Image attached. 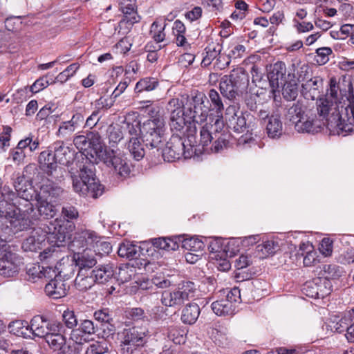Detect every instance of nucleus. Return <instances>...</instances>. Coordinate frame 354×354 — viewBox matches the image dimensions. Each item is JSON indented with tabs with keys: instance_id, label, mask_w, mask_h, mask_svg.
I'll return each mask as SVG.
<instances>
[{
	"instance_id": "nucleus-29",
	"label": "nucleus",
	"mask_w": 354,
	"mask_h": 354,
	"mask_svg": "<svg viewBox=\"0 0 354 354\" xmlns=\"http://www.w3.org/2000/svg\"><path fill=\"white\" fill-rule=\"evenodd\" d=\"M46 342L54 351H61L62 354L68 353V348L73 347L75 345H66V339L62 333L48 334L45 337Z\"/></svg>"
},
{
	"instance_id": "nucleus-51",
	"label": "nucleus",
	"mask_w": 354,
	"mask_h": 354,
	"mask_svg": "<svg viewBox=\"0 0 354 354\" xmlns=\"http://www.w3.org/2000/svg\"><path fill=\"white\" fill-rule=\"evenodd\" d=\"M245 51L246 48L242 44L232 45L231 50H230L227 55V60L225 62V63L222 64V66H219L218 68L221 69L225 68L230 64L229 59H238L243 57L245 54Z\"/></svg>"
},
{
	"instance_id": "nucleus-47",
	"label": "nucleus",
	"mask_w": 354,
	"mask_h": 354,
	"mask_svg": "<svg viewBox=\"0 0 354 354\" xmlns=\"http://www.w3.org/2000/svg\"><path fill=\"white\" fill-rule=\"evenodd\" d=\"M314 279L318 290L317 294H319V298H324L331 293L333 291V284L330 281L321 276Z\"/></svg>"
},
{
	"instance_id": "nucleus-9",
	"label": "nucleus",
	"mask_w": 354,
	"mask_h": 354,
	"mask_svg": "<svg viewBox=\"0 0 354 354\" xmlns=\"http://www.w3.org/2000/svg\"><path fill=\"white\" fill-rule=\"evenodd\" d=\"M192 147L191 144L186 147L184 140L178 135H173L167 142L165 147L160 150L165 160L173 162L182 157L185 159L191 158L193 155Z\"/></svg>"
},
{
	"instance_id": "nucleus-53",
	"label": "nucleus",
	"mask_w": 354,
	"mask_h": 354,
	"mask_svg": "<svg viewBox=\"0 0 354 354\" xmlns=\"http://www.w3.org/2000/svg\"><path fill=\"white\" fill-rule=\"evenodd\" d=\"M70 339L74 342L73 345H80L82 346L84 343L90 341L91 338V335L83 331V330H81L80 327H77L71 330Z\"/></svg>"
},
{
	"instance_id": "nucleus-12",
	"label": "nucleus",
	"mask_w": 354,
	"mask_h": 354,
	"mask_svg": "<svg viewBox=\"0 0 354 354\" xmlns=\"http://www.w3.org/2000/svg\"><path fill=\"white\" fill-rule=\"evenodd\" d=\"M83 154L86 156L85 153ZM80 173L79 176H72L73 187L75 192L82 196L88 194V182L92 180V176H95L94 165L91 160L86 157V162L80 165Z\"/></svg>"
},
{
	"instance_id": "nucleus-21",
	"label": "nucleus",
	"mask_w": 354,
	"mask_h": 354,
	"mask_svg": "<svg viewBox=\"0 0 354 354\" xmlns=\"http://www.w3.org/2000/svg\"><path fill=\"white\" fill-rule=\"evenodd\" d=\"M45 286L46 295L53 299H57L66 295V284L60 278L53 277Z\"/></svg>"
},
{
	"instance_id": "nucleus-17",
	"label": "nucleus",
	"mask_w": 354,
	"mask_h": 354,
	"mask_svg": "<svg viewBox=\"0 0 354 354\" xmlns=\"http://www.w3.org/2000/svg\"><path fill=\"white\" fill-rule=\"evenodd\" d=\"M286 67L283 62H277L270 66L268 73V79L272 88V93L275 95L276 92L279 93V88L282 86L285 80Z\"/></svg>"
},
{
	"instance_id": "nucleus-59",
	"label": "nucleus",
	"mask_w": 354,
	"mask_h": 354,
	"mask_svg": "<svg viewBox=\"0 0 354 354\" xmlns=\"http://www.w3.org/2000/svg\"><path fill=\"white\" fill-rule=\"evenodd\" d=\"M292 28L298 34L306 33L314 29V26L310 21L292 19Z\"/></svg>"
},
{
	"instance_id": "nucleus-41",
	"label": "nucleus",
	"mask_w": 354,
	"mask_h": 354,
	"mask_svg": "<svg viewBox=\"0 0 354 354\" xmlns=\"http://www.w3.org/2000/svg\"><path fill=\"white\" fill-rule=\"evenodd\" d=\"M211 307L213 312L218 316L232 315L236 312L235 307L224 299L213 302Z\"/></svg>"
},
{
	"instance_id": "nucleus-45",
	"label": "nucleus",
	"mask_w": 354,
	"mask_h": 354,
	"mask_svg": "<svg viewBox=\"0 0 354 354\" xmlns=\"http://www.w3.org/2000/svg\"><path fill=\"white\" fill-rule=\"evenodd\" d=\"M282 86L283 97L288 101L295 100L298 95V86L294 77L288 81H285Z\"/></svg>"
},
{
	"instance_id": "nucleus-24",
	"label": "nucleus",
	"mask_w": 354,
	"mask_h": 354,
	"mask_svg": "<svg viewBox=\"0 0 354 354\" xmlns=\"http://www.w3.org/2000/svg\"><path fill=\"white\" fill-rule=\"evenodd\" d=\"M222 50V46L218 43H212L209 44L205 48V56L203 58L201 62V66L203 67H207L211 64L212 61L216 59L217 64L219 66L221 62V59H225V57L221 55V52Z\"/></svg>"
},
{
	"instance_id": "nucleus-36",
	"label": "nucleus",
	"mask_w": 354,
	"mask_h": 354,
	"mask_svg": "<svg viewBox=\"0 0 354 354\" xmlns=\"http://www.w3.org/2000/svg\"><path fill=\"white\" fill-rule=\"evenodd\" d=\"M167 26L165 19H156L151 25L149 35L156 42H162L166 37L165 29Z\"/></svg>"
},
{
	"instance_id": "nucleus-48",
	"label": "nucleus",
	"mask_w": 354,
	"mask_h": 354,
	"mask_svg": "<svg viewBox=\"0 0 354 354\" xmlns=\"http://www.w3.org/2000/svg\"><path fill=\"white\" fill-rule=\"evenodd\" d=\"M7 194L0 197V218L1 220H5L6 218H10V215H14L15 208L12 205V202L8 198Z\"/></svg>"
},
{
	"instance_id": "nucleus-3",
	"label": "nucleus",
	"mask_w": 354,
	"mask_h": 354,
	"mask_svg": "<svg viewBox=\"0 0 354 354\" xmlns=\"http://www.w3.org/2000/svg\"><path fill=\"white\" fill-rule=\"evenodd\" d=\"M199 136V145L204 153L220 152L230 144V136L224 129V122L221 118H209V122L201 128Z\"/></svg>"
},
{
	"instance_id": "nucleus-35",
	"label": "nucleus",
	"mask_w": 354,
	"mask_h": 354,
	"mask_svg": "<svg viewBox=\"0 0 354 354\" xmlns=\"http://www.w3.org/2000/svg\"><path fill=\"white\" fill-rule=\"evenodd\" d=\"M141 253L140 246L133 244L129 241L121 243L118 250V254L120 257H125L129 259H138Z\"/></svg>"
},
{
	"instance_id": "nucleus-1",
	"label": "nucleus",
	"mask_w": 354,
	"mask_h": 354,
	"mask_svg": "<svg viewBox=\"0 0 354 354\" xmlns=\"http://www.w3.org/2000/svg\"><path fill=\"white\" fill-rule=\"evenodd\" d=\"M317 113L307 112L295 125L298 132L315 133L324 126L337 127L342 131L354 132V95H342L335 79L330 80V88L324 97L317 101Z\"/></svg>"
},
{
	"instance_id": "nucleus-27",
	"label": "nucleus",
	"mask_w": 354,
	"mask_h": 354,
	"mask_svg": "<svg viewBox=\"0 0 354 354\" xmlns=\"http://www.w3.org/2000/svg\"><path fill=\"white\" fill-rule=\"evenodd\" d=\"M207 96V100L209 102V106H208L209 111L215 112L216 118L223 120V113L225 107L222 97L214 88H212L208 91Z\"/></svg>"
},
{
	"instance_id": "nucleus-5",
	"label": "nucleus",
	"mask_w": 354,
	"mask_h": 354,
	"mask_svg": "<svg viewBox=\"0 0 354 354\" xmlns=\"http://www.w3.org/2000/svg\"><path fill=\"white\" fill-rule=\"evenodd\" d=\"M207 96L203 92L198 90L192 91L190 95H186V102H183L185 110V117L197 124L201 129L207 121L209 109L205 104Z\"/></svg>"
},
{
	"instance_id": "nucleus-2",
	"label": "nucleus",
	"mask_w": 354,
	"mask_h": 354,
	"mask_svg": "<svg viewBox=\"0 0 354 354\" xmlns=\"http://www.w3.org/2000/svg\"><path fill=\"white\" fill-rule=\"evenodd\" d=\"M66 230L57 221H46L41 227L34 228L31 234L24 241L22 249L26 252H37L41 249L46 239L57 247L62 246L68 237Z\"/></svg>"
},
{
	"instance_id": "nucleus-4",
	"label": "nucleus",
	"mask_w": 354,
	"mask_h": 354,
	"mask_svg": "<svg viewBox=\"0 0 354 354\" xmlns=\"http://www.w3.org/2000/svg\"><path fill=\"white\" fill-rule=\"evenodd\" d=\"M62 189L52 181L44 183L38 194L35 196V201L37 202L38 221L41 218L48 220L55 216L56 209L52 204L55 202V199L62 193Z\"/></svg>"
},
{
	"instance_id": "nucleus-50",
	"label": "nucleus",
	"mask_w": 354,
	"mask_h": 354,
	"mask_svg": "<svg viewBox=\"0 0 354 354\" xmlns=\"http://www.w3.org/2000/svg\"><path fill=\"white\" fill-rule=\"evenodd\" d=\"M122 127L125 131V134L129 136V140L130 138H139V136L142 135V125L140 126V122L138 121L129 122L125 120L123 122Z\"/></svg>"
},
{
	"instance_id": "nucleus-23",
	"label": "nucleus",
	"mask_w": 354,
	"mask_h": 354,
	"mask_svg": "<svg viewBox=\"0 0 354 354\" xmlns=\"http://www.w3.org/2000/svg\"><path fill=\"white\" fill-rule=\"evenodd\" d=\"M82 346L75 345L73 347L68 348L67 354H82ZM108 351L109 348L106 342L96 341L88 345L84 354H106Z\"/></svg>"
},
{
	"instance_id": "nucleus-14",
	"label": "nucleus",
	"mask_w": 354,
	"mask_h": 354,
	"mask_svg": "<svg viewBox=\"0 0 354 354\" xmlns=\"http://www.w3.org/2000/svg\"><path fill=\"white\" fill-rule=\"evenodd\" d=\"M8 249V245L5 251L0 252V274L5 277H11L17 274L22 263L21 258Z\"/></svg>"
},
{
	"instance_id": "nucleus-37",
	"label": "nucleus",
	"mask_w": 354,
	"mask_h": 354,
	"mask_svg": "<svg viewBox=\"0 0 354 354\" xmlns=\"http://www.w3.org/2000/svg\"><path fill=\"white\" fill-rule=\"evenodd\" d=\"M54 271L52 268L49 270L46 269L44 266L39 264H33L27 268V274L28 276V280L32 282H35L37 279L42 278H53L51 272Z\"/></svg>"
},
{
	"instance_id": "nucleus-28",
	"label": "nucleus",
	"mask_w": 354,
	"mask_h": 354,
	"mask_svg": "<svg viewBox=\"0 0 354 354\" xmlns=\"http://www.w3.org/2000/svg\"><path fill=\"white\" fill-rule=\"evenodd\" d=\"M185 295L178 288L174 291L165 290L162 293L161 303L167 307L179 306L185 301Z\"/></svg>"
},
{
	"instance_id": "nucleus-33",
	"label": "nucleus",
	"mask_w": 354,
	"mask_h": 354,
	"mask_svg": "<svg viewBox=\"0 0 354 354\" xmlns=\"http://www.w3.org/2000/svg\"><path fill=\"white\" fill-rule=\"evenodd\" d=\"M201 310L199 306L195 303L187 304L181 312V321L186 324L192 325L198 319Z\"/></svg>"
},
{
	"instance_id": "nucleus-10",
	"label": "nucleus",
	"mask_w": 354,
	"mask_h": 354,
	"mask_svg": "<svg viewBox=\"0 0 354 354\" xmlns=\"http://www.w3.org/2000/svg\"><path fill=\"white\" fill-rule=\"evenodd\" d=\"M104 162L112 167L117 176L122 179L131 176L133 166L127 158L118 151L109 149L105 151Z\"/></svg>"
},
{
	"instance_id": "nucleus-15",
	"label": "nucleus",
	"mask_w": 354,
	"mask_h": 354,
	"mask_svg": "<svg viewBox=\"0 0 354 354\" xmlns=\"http://www.w3.org/2000/svg\"><path fill=\"white\" fill-rule=\"evenodd\" d=\"M102 239L97 234L90 230H81L76 233L71 248L73 250H86L91 251L96 247V244Z\"/></svg>"
},
{
	"instance_id": "nucleus-20",
	"label": "nucleus",
	"mask_w": 354,
	"mask_h": 354,
	"mask_svg": "<svg viewBox=\"0 0 354 354\" xmlns=\"http://www.w3.org/2000/svg\"><path fill=\"white\" fill-rule=\"evenodd\" d=\"M50 148L52 149L55 159L60 165L68 166L73 161L75 151L63 141L54 142Z\"/></svg>"
},
{
	"instance_id": "nucleus-39",
	"label": "nucleus",
	"mask_w": 354,
	"mask_h": 354,
	"mask_svg": "<svg viewBox=\"0 0 354 354\" xmlns=\"http://www.w3.org/2000/svg\"><path fill=\"white\" fill-rule=\"evenodd\" d=\"M8 328L10 333L24 338H31V332L28 322L25 320H15L11 322Z\"/></svg>"
},
{
	"instance_id": "nucleus-19",
	"label": "nucleus",
	"mask_w": 354,
	"mask_h": 354,
	"mask_svg": "<svg viewBox=\"0 0 354 354\" xmlns=\"http://www.w3.org/2000/svg\"><path fill=\"white\" fill-rule=\"evenodd\" d=\"M13 186L17 192V196L30 198L38 194L32 183L19 172L13 174Z\"/></svg>"
},
{
	"instance_id": "nucleus-38",
	"label": "nucleus",
	"mask_w": 354,
	"mask_h": 354,
	"mask_svg": "<svg viewBox=\"0 0 354 354\" xmlns=\"http://www.w3.org/2000/svg\"><path fill=\"white\" fill-rule=\"evenodd\" d=\"M251 263L250 258L246 255H241L235 261V266L236 271L235 273V278L237 281H245L252 277V273L244 271Z\"/></svg>"
},
{
	"instance_id": "nucleus-18",
	"label": "nucleus",
	"mask_w": 354,
	"mask_h": 354,
	"mask_svg": "<svg viewBox=\"0 0 354 354\" xmlns=\"http://www.w3.org/2000/svg\"><path fill=\"white\" fill-rule=\"evenodd\" d=\"M8 198L12 202L13 207L18 214L30 216V215L36 213L31 203L32 201L35 200V195L30 198L20 197L17 196L14 192L10 191Z\"/></svg>"
},
{
	"instance_id": "nucleus-13",
	"label": "nucleus",
	"mask_w": 354,
	"mask_h": 354,
	"mask_svg": "<svg viewBox=\"0 0 354 354\" xmlns=\"http://www.w3.org/2000/svg\"><path fill=\"white\" fill-rule=\"evenodd\" d=\"M166 109L170 113L169 124L171 130L176 133H181L186 124L183 102L178 98H172L168 102Z\"/></svg>"
},
{
	"instance_id": "nucleus-26",
	"label": "nucleus",
	"mask_w": 354,
	"mask_h": 354,
	"mask_svg": "<svg viewBox=\"0 0 354 354\" xmlns=\"http://www.w3.org/2000/svg\"><path fill=\"white\" fill-rule=\"evenodd\" d=\"M73 259L75 265L78 267V271L82 270H93V267L97 263V261L93 254H89L88 251L83 250L75 252Z\"/></svg>"
},
{
	"instance_id": "nucleus-57",
	"label": "nucleus",
	"mask_w": 354,
	"mask_h": 354,
	"mask_svg": "<svg viewBox=\"0 0 354 354\" xmlns=\"http://www.w3.org/2000/svg\"><path fill=\"white\" fill-rule=\"evenodd\" d=\"M77 129L68 120L62 122L57 131V136L62 138L70 137Z\"/></svg>"
},
{
	"instance_id": "nucleus-31",
	"label": "nucleus",
	"mask_w": 354,
	"mask_h": 354,
	"mask_svg": "<svg viewBox=\"0 0 354 354\" xmlns=\"http://www.w3.org/2000/svg\"><path fill=\"white\" fill-rule=\"evenodd\" d=\"M181 236L172 237H159L151 239L152 245L160 250L166 251L176 250L179 247Z\"/></svg>"
},
{
	"instance_id": "nucleus-40",
	"label": "nucleus",
	"mask_w": 354,
	"mask_h": 354,
	"mask_svg": "<svg viewBox=\"0 0 354 354\" xmlns=\"http://www.w3.org/2000/svg\"><path fill=\"white\" fill-rule=\"evenodd\" d=\"M352 313L353 310L346 313L340 319L335 317L333 320H330L328 324V327H329L333 332H337L338 333L344 331L346 332L348 325L351 324V321H352Z\"/></svg>"
},
{
	"instance_id": "nucleus-32",
	"label": "nucleus",
	"mask_w": 354,
	"mask_h": 354,
	"mask_svg": "<svg viewBox=\"0 0 354 354\" xmlns=\"http://www.w3.org/2000/svg\"><path fill=\"white\" fill-rule=\"evenodd\" d=\"M93 276L95 283H106L111 280L114 275V270L111 265H102L93 269Z\"/></svg>"
},
{
	"instance_id": "nucleus-16",
	"label": "nucleus",
	"mask_w": 354,
	"mask_h": 354,
	"mask_svg": "<svg viewBox=\"0 0 354 354\" xmlns=\"http://www.w3.org/2000/svg\"><path fill=\"white\" fill-rule=\"evenodd\" d=\"M39 217L36 215V213L29 216L24 214H19L15 210L14 215H10V218H6L4 220V224L9 223V227L13 231V232H19L23 230H28L31 225H34L37 221ZM8 227V225H6Z\"/></svg>"
},
{
	"instance_id": "nucleus-49",
	"label": "nucleus",
	"mask_w": 354,
	"mask_h": 354,
	"mask_svg": "<svg viewBox=\"0 0 354 354\" xmlns=\"http://www.w3.org/2000/svg\"><path fill=\"white\" fill-rule=\"evenodd\" d=\"M307 111L308 110H306V107H304L301 103L297 102L294 103L288 109L287 115L289 118V120L296 124L297 120H298V119H301Z\"/></svg>"
},
{
	"instance_id": "nucleus-22",
	"label": "nucleus",
	"mask_w": 354,
	"mask_h": 354,
	"mask_svg": "<svg viewBox=\"0 0 354 354\" xmlns=\"http://www.w3.org/2000/svg\"><path fill=\"white\" fill-rule=\"evenodd\" d=\"M39 257L42 265L44 266L46 269L49 270V268H52L54 271L53 272H51L52 277H56L59 272L57 267L58 261L60 259L59 252L54 249L44 250L40 254Z\"/></svg>"
},
{
	"instance_id": "nucleus-8",
	"label": "nucleus",
	"mask_w": 354,
	"mask_h": 354,
	"mask_svg": "<svg viewBox=\"0 0 354 354\" xmlns=\"http://www.w3.org/2000/svg\"><path fill=\"white\" fill-rule=\"evenodd\" d=\"M147 330L139 326H133L123 330L120 335L122 354H133L139 347L146 343Z\"/></svg>"
},
{
	"instance_id": "nucleus-44",
	"label": "nucleus",
	"mask_w": 354,
	"mask_h": 354,
	"mask_svg": "<svg viewBox=\"0 0 354 354\" xmlns=\"http://www.w3.org/2000/svg\"><path fill=\"white\" fill-rule=\"evenodd\" d=\"M127 149L136 160H140L145 156V151L140 138H130L127 142Z\"/></svg>"
},
{
	"instance_id": "nucleus-52",
	"label": "nucleus",
	"mask_w": 354,
	"mask_h": 354,
	"mask_svg": "<svg viewBox=\"0 0 354 354\" xmlns=\"http://www.w3.org/2000/svg\"><path fill=\"white\" fill-rule=\"evenodd\" d=\"M123 127L118 124H111L107 129L108 138L110 142L114 144L120 142L124 136Z\"/></svg>"
},
{
	"instance_id": "nucleus-11",
	"label": "nucleus",
	"mask_w": 354,
	"mask_h": 354,
	"mask_svg": "<svg viewBox=\"0 0 354 354\" xmlns=\"http://www.w3.org/2000/svg\"><path fill=\"white\" fill-rule=\"evenodd\" d=\"M39 162L41 169L47 174L49 178L46 183L52 181L57 185L63 178V169L58 167L57 161L52 149L45 150L40 153Z\"/></svg>"
},
{
	"instance_id": "nucleus-54",
	"label": "nucleus",
	"mask_w": 354,
	"mask_h": 354,
	"mask_svg": "<svg viewBox=\"0 0 354 354\" xmlns=\"http://www.w3.org/2000/svg\"><path fill=\"white\" fill-rule=\"evenodd\" d=\"M123 14V18L121 19L120 23L126 22L133 25L140 21V16L138 15L137 6L128 7L124 10H121Z\"/></svg>"
},
{
	"instance_id": "nucleus-30",
	"label": "nucleus",
	"mask_w": 354,
	"mask_h": 354,
	"mask_svg": "<svg viewBox=\"0 0 354 354\" xmlns=\"http://www.w3.org/2000/svg\"><path fill=\"white\" fill-rule=\"evenodd\" d=\"M92 270H82L78 271L75 280V286L80 291H86L90 289L95 283Z\"/></svg>"
},
{
	"instance_id": "nucleus-43",
	"label": "nucleus",
	"mask_w": 354,
	"mask_h": 354,
	"mask_svg": "<svg viewBox=\"0 0 354 354\" xmlns=\"http://www.w3.org/2000/svg\"><path fill=\"white\" fill-rule=\"evenodd\" d=\"M343 268L336 264H324L323 265L319 275L328 279L331 282L338 279L343 274Z\"/></svg>"
},
{
	"instance_id": "nucleus-42",
	"label": "nucleus",
	"mask_w": 354,
	"mask_h": 354,
	"mask_svg": "<svg viewBox=\"0 0 354 354\" xmlns=\"http://www.w3.org/2000/svg\"><path fill=\"white\" fill-rule=\"evenodd\" d=\"M159 86L158 80L152 77H146L140 79L134 88L136 94H140L143 92H150L155 90Z\"/></svg>"
},
{
	"instance_id": "nucleus-62",
	"label": "nucleus",
	"mask_w": 354,
	"mask_h": 354,
	"mask_svg": "<svg viewBox=\"0 0 354 354\" xmlns=\"http://www.w3.org/2000/svg\"><path fill=\"white\" fill-rule=\"evenodd\" d=\"M332 53V50L329 47L319 48L316 50L315 59L319 65L325 64L329 60L328 56Z\"/></svg>"
},
{
	"instance_id": "nucleus-64",
	"label": "nucleus",
	"mask_w": 354,
	"mask_h": 354,
	"mask_svg": "<svg viewBox=\"0 0 354 354\" xmlns=\"http://www.w3.org/2000/svg\"><path fill=\"white\" fill-rule=\"evenodd\" d=\"M178 288L180 292L183 294L185 293V299L187 301L194 296V292L196 290V285L192 281H183Z\"/></svg>"
},
{
	"instance_id": "nucleus-63",
	"label": "nucleus",
	"mask_w": 354,
	"mask_h": 354,
	"mask_svg": "<svg viewBox=\"0 0 354 354\" xmlns=\"http://www.w3.org/2000/svg\"><path fill=\"white\" fill-rule=\"evenodd\" d=\"M258 248L268 255L274 254L277 250H279V245L277 241L274 240H268L263 244L259 245Z\"/></svg>"
},
{
	"instance_id": "nucleus-25",
	"label": "nucleus",
	"mask_w": 354,
	"mask_h": 354,
	"mask_svg": "<svg viewBox=\"0 0 354 354\" xmlns=\"http://www.w3.org/2000/svg\"><path fill=\"white\" fill-rule=\"evenodd\" d=\"M48 321L44 316L36 315L32 317L29 325L31 337L45 338L48 334Z\"/></svg>"
},
{
	"instance_id": "nucleus-6",
	"label": "nucleus",
	"mask_w": 354,
	"mask_h": 354,
	"mask_svg": "<svg viewBox=\"0 0 354 354\" xmlns=\"http://www.w3.org/2000/svg\"><path fill=\"white\" fill-rule=\"evenodd\" d=\"M248 75L243 68H237L221 78L219 90L223 97L229 100H235L241 95L247 87Z\"/></svg>"
},
{
	"instance_id": "nucleus-61",
	"label": "nucleus",
	"mask_w": 354,
	"mask_h": 354,
	"mask_svg": "<svg viewBox=\"0 0 354 354\" xmlns=\"http://www.w3.org/2000/svg\"><path fill=\"white\" fill-rule=\"evenodd\" d=\"M89 149L95 152L101 147V137L97 131H88L86 133Z\"/></svg>"
},
{
	"instance_id": "nucleus-7",
	"label": "nucleus",
	"mask_w": 354,
	"mask_h": 354,
	"mask_svg": "<svg viewBox=\"0 0 354 354\" xmlns=\"http://www.w3.org/2000/svg\"><path fill=\"white\" fill-rule=\"evenodd\" d=\"M165 122L162 118H156L145 121L142 124V140L149 149H162L165 138Z\"/></svg>"
},
{
	"instance_id": "nucleus-58",
	"label": "nucleus",
	"mask_w": 354,
	"mask_h": 354,
	"mask_svg": "<svg viewBox=\"0 0 354 354\" xmlns=\"http://www.w3.org/2000/svg\"><path fill=\"white\" fill-rule=\"evenodd\" d=\"M180 242L183 243V248L192 251L202 250L204 248L203 242L195 238L183 239V236H181Z\"/></svg>"
},
{
	"instance_id": "nucleus-55",
	"label": "nucleus",
	"mask_w": 354,
	"mask_h": 354,
	"mask_svg": "<svg viewBox=\"0 0 354 354\" xmlns=\"http://www.w3.org/2000/svg\"><path fill=\"white\" fill-rule=\"evenodd\" d=\"M26 142H21L20 140L17 147L10 152L12 160L18 165L21 163L26 158Z\"/></svg>"
},
{
	"instance_id": "nucleus-34",
	"label": "nucleus",
	"mask_w": 354,
	"mask_h": 354,
	"mask_svg": "<svg viewBox=\"0 0 354 354\" xmlns=\"http://www.w3.org/2000/svg\"><path fill=\"white\" fill-rule=\"evenodd\" d=\"M266 129L269 138H279L283 132V124L280 116L277 114L271 115L266 124Z\"/></svg>"
},
{
	"instance_id": "nucleus-60",
	"label": "nucleus",
	"mask_w": 354,
	"mask_h": 354,
	"mask_svg": "<svg viewBox=\"0 0 354 354\" xmlns=\"http://www.w3.org/2000/svg\"><path fill=\"white\" fill-rule=\"evenodd\" d=\"M78 68L79 65L77 64H71L64 71L58 74L55 78L56 82L61 83L66 82L70 77L75 74Z\"/></svg>"
},
{
	"instance_id": "nucleus-56",
	"label": "nucleus",
	"mask_w": 354,
	"mask_h": 354,
	"mask_svg": "<svg viewBox=\"0 0 354 354\" xmlns=\"http://www.w3.org/2000/svg\"><path fill=\"white\" fill-rule=\"evenodd\" d=\"M63 325L69 329H74L77 326V318L75 312L69 308L66 309L62 315Z\"/></svg>"
},
{
	"instance_id": "nucleus-46",
	"label": "nucleus",
	"mask_w": 354,
	"mask_h": 354,
	"mask_svg": "<svg viewBox=\"0 0 354 354\" xmlns=\"http://www.w3.org/2000/svg\"><path fill=\"white\" fill-rule=\"evenodd\" d=\"M167 337L176 344L185 342L186 330L180 326H171L168 329Z\"/></svg>"
}]
</instances>
